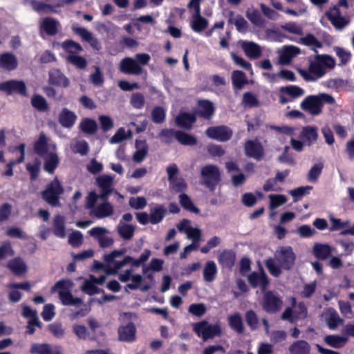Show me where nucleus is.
Returning <instances> with one entry per match:
<instances>
[{
    "label": "nucleus",
    "instance_id": "4c0bfd02",
    "mask_svg": "<svg viewBox=\"0 0 354 354\" xmlns=\"http://www.w3.org/2000/svg\"><path fill=\"white\" fill-rule=\"evenodd\" d=\"M290 354H309L310 351V344L304 340H297L289 347Z\"/></svg>",
    "mask_w": 354,
    "mask_h": 354
},
{
    "label": "nucleus",
    "instance_id": "4be33fe9",
    "mask_svg": "<svg viewBox=\"0 0 354 354\" xmlns=\"http://www.w3.org/2000/svg\"><path fill=\"white\" fill-rule=\"evenodd\" d=\"M73 31L78 35L84 41L90 44L95 49H100V45L97 38L87 29L77 26H72Z\"/></svg>",
    "mask_w": 354,
    "mask_h": 354
},
{
    "label": "nucleus",
    "instance_id": "9b49d317",
    "mask_svg": "<svg viewBox=\"0 0 354 354\" xmlns=\"http://www.w3.org/2000/svg\"><path fill=\"white\" fill-rule=\"evenodd\" d=\"M283 301L279 296L273 292L269 291L264 294L263 299V308L269 313H274L281 308Z\"/></svg>",
    "mask_w": 354,
    "mask_h": 354
},
{
    "label": "nucleus",
    "instance_id": "dca6fc26",
    "mask_svg": "<svg viewBox=\"0 0 354 354\" xmlns=\"http://www.w3.org/2000/svg\"><path fill=\"white\" fill-rule=\"evenodd\" d=\"M0 91H6L8 94L17 93L24 96L28 95L26 84L21 80H13L0 83Z\"/></svg>",
    "mask_w": 354,
    "mask_h": 354
},
{
    "label": "nucleus",
    "instance_id": "c756f323",
    "mask_svg": "<svg viewBox=\"0 0 354 354\" xmlns=\"http://www.w3.org/2000/svg\"><path fill=\"white\" fill-rule=\"evenodd\" d=\"M58 120L62 127L71 128L75 124L77 115L73 111L67 108H63L59 114Z\"/></svg>",
    "mask_w": 354,
    "mask_h": 354
},
{
    "label": "nucleus",
    "instance_id": "79ce46f5",
    "mask_svg": "<svg viewBox=\"0 0 354 354\" xmlns=\"http://www.w3.org/2000/svg\"><path fill=\"white\" fill-rule=\"evenodd\" d=\"M53 233L60 238L66 236L65 219L59 214L56 215L53 218Z\"/></svg>",
    "mask_w": 354,
    "mask_h": 354
},
{
    "label": "nucleus",
    "instance_id": "2f4dec72",
    "mask_svg": "<svg viewBox=\"0 0 354 354\" xmlns=\"http://www.w3.org/2000/svg\"><path fill=\"white\" fill-rule=\"evenodd\" d=\"M49 82L52 84L64 88L69 85L68 79L57 69H53L50 71Z\"/></svg>",
    "mask_w": 354,
    "mask_h": 354
},
{
    "label": "nucleus",
    "instance_id": "a18cd8bd",
    "mask_svg": "<svg viewBox=\"0 0 354 354\" xmlns=\"http://www.w3.org/2000/svg\"><path fill=\"white\" fill-rule=\"evenodd\" d=\"M117 230L118 234L123 239L130 240L133 236L135 227L131 225L126 224L122 221H120L118 225Z\"/></svg>",
    "mask_w": 354,
    "mask_h": 354
},
{
    "label": "nucleus",
    "instance_id": "4d7b16f0",
    "mask_svg": "<svg viewBox=\"0 0 354 354\" xmlns=\"http://www.w3.org/2000/svg\"><path fill=\"white\" fill-rule=\"evenodd\" d=\"M245 318L248 326L251 330H254L259 328V320L254 310H248L245 314Z\"/></svg>",
    "mask_w": 354,
    "mask_h": 354
},
{
    "label": "nucleus",
    "instance_id": "603ef678",
    "mask_svg": "<svg viewBox=\"0 0 354 354\" xmlns=\"http://www.w3.org/2000/svg\"><path fill=\"white\" fill-rule=\"evenodd\" d=\"M300 39L303 44L309 46L314 51L322 47V44L312 34H308Z\"/></svg>",
    "mask_w": 354,
    "mask_h": 354
},
{
    "label": "nucleus",
    "instance_id": "6e6d98bb",
    "mask_svg": "<svg viewBox=\"0 0 354 354\" xmlns=\"http://www.w3.org/2000/svg\"><path fill=\"white\" fill-rule=\"evenodd\" d=\"M324 168V164L319 162L315 164L308 171L307 179L309 182L316 183Z\"/></svg>",
    "mask_w": 354,
    "mask_h": 354
},
{
    "label": "nucleus",
    "instance_id": "f3484780",
    "mask_svg": "<svg viewBox=\"0 0 354 354\" xmlns=\"http://www.w3.org/2000/svg\"><path fill=\"white\" fill-rule=\"evenodd\" d=\"M109 230L102 227H95L91 229L88 233L95 238L99 242L100 247L107 248L111 246L113 243V239L111 236H107Z\"/></svg>",
    "mask_w": 354,
    "mask_h": 354
},
{
    "label": "nucleus",
    "instance_id": "37998d69",
    "mask_svg": "<svg viewBox=\"0 0 354 354\" xmlns=\"http://www.w3.org/2000/svg\"><path fill=\"white\" fill-rule=\"evenodd\" d=\"M217 274V267L213 261H207L203 268V279L207 282L213 281Z\"/></svg>",
    "mask_w": 354,
    "mask_h": 354
},
{
    "label": "nucleus",
    "instance_id": "0e129e2a",
    "mask_svg": "<svg viewBox=\"0 0 354 354\" xmlns=\"http://www.w3.org/2000/svg\"><path fill=\"white\" fill-rule=\"evenodd\" d=\"M234 258L232 252L223 251L218 257V261L223 266L230 268L234 264Z\"/></svg>",
    "mask_w": 354,
    "mask_h": 354
},
{
    "label": "nucleus",
    "instance_id": "393cba45",
    "mask_svg": "<svg viewBox=\"0 0 354 354\" xmlns=\"http://www.w3.org/2000/svg\"><path fill=\"white\" fill-rule=\"evenodd\" d=\"M31 354H62L59 346H52L48 344L33 343L30 349Z\"/></svg>",
    "mask_w": 354,
    "mask_h": 354
},
{
    "label": "nucleus",
    "instance_id": "680f3d73",
    "mask_svg": "<svg viewBox=\"0 0 354 354\" xmlns=\"http://www.w3.org/2000/svg\"><path fill=\"white\" fill-rule=\"evenodd\" d=\"M179 201H180V203L182 205V207L183 208H185V209H187L191 212H194V213L199 212V209L194 206V203H192V201H191V199L187 194H180Z\"/></svg>",
    "mask_w": 354,
    "mask_h": 354
},
{
    "label": "nucleus",
    "instance_id": "a211bd4d",
    "mask_svg": "<svg viewBox=\"0 0 354 354\" xmlns=\"http://www.w3.org/2000/svg\"><path fill=\"white\" fill-rule=\"evenodd\" d=\"M300 53V49L295 46H286L278 50V62L282 65L289 64L291 60Z\"/></svg>",
    "mask_w": 354,
    "mask_h": 354
},
{
    "label": "nucleus",
    "instance_id": "423d86ee",
    "mask_svg": "<svg viewBox=\"0 0 354 354\" xmlns=\"http://www.w3.org/2000/svg\"><path fill=\"white\" fill-rule=\"evenodd\" d=\"M202 183L210 191H214L215 186L221 181V174L219 168L214 165H207L201 169Z\"/></svg>",
    "mask_w": 354,
    "mask_h": 354
},
{
    "label": "nucleus",
    "instance_id": "338daca9",
    "mask_svg": "<svg viewBox=\"0 0 354 354\" xmlns=\"http://www.w3.org/2000/svg\"><path fill=\"white\" fill-rule=\"evenodd\" d=\"M145 103V97L142 93L137 92L131 95L130 104L133 108L140 109L144 106Z\"/></svg>",
    "mask_w": 354,
    "mask_h": 354
},
{
    "label": "nucleus",
    "instance_id": "9d476101",
    "mask_svg": "<svg viewBox=\"0 0 354 354\" xmlns=\"http://www.w3.org/2000/svg\"><path fill=\"white\" fill-rule=\"evenodd\" d=\"M176 227L181 233H185L187 238L192 241V243L198 244L201 240L202 231L198 227L192 225L191 221L183 219L176 225Z\"/></svg>",
    "mask_w": 354,
    "mask_h": 354
},
{
    "label": "nucleus",
    "instance_id": "f704fd0d",
    "mask_svg": "<svg viewBox=\"0 0 354 354\" xmlns=\"http://www.w3.org/2000/svg\"><path fill=\"white\" fill-rule=\"evenodd\" d=\"M324 342L328 346L339 348L343 347L348 341V336L338 335H328L324 337Z\"/></svg>",
    "mask_w": 354,
    "mask_h": 354
},
{
    "label": "nucleus",
    "instance_id": "473e14b6",
    "mask_svg": "<svg viewBox=\"0 0 354 354\" xmlns=\"http://www.w3.org/2000/svg\"><path fill=\"white\" fill-rule=\"evenodd\" d=\"M227 322L230 327L239 334L244 332V324L243 318L239 313H232L227 317Z\"/></svg>",
    "mask_w": 354,
    "mask_h": 354
},
{
    "label": "nucleus",
    "instance_id": "f03ea898",
    "mask_svg": "<svg viewBox=\"0 0 354 354\" xmlns=\"http://www.w3.org/2000/svg\"><path fill=\"white\" fill-rule=\"evenodd\" d=\"M295 258V254L291 247H281L274 253V259L279 263L280 266H277L274 259L272 258L266 259L265 265L270 274L277 277L282 272L281 268L290 270L293 266Z\"/></svg>",
    "mask_w": 354,
    "mask_h": 354
},
{
    "label": "nucleus",
    "instance_id": "c03bdc74",
    "mask_svg": "<svg viewBox=\"0 0 354 354\" xmlns=\"http://www.w3.org/2000/svg\"><path fill=\"white\" fill-rule=\"evenodd\" d=\"M190 26L194 32H201L208 26V21L205 18L203 17L201 14L194 15Z\"/></svg>",
    "mask_w": 354,
    "mask_h": 354
},
{
    "label": "nucleus",
    "instance_id": "6ab92c4d",
    "mask_svg": "<svg viewBox=\"0 0 354 354\" xmlns=\"http://www.w3.org/2000/svg\"><path fill=\"white\" fill-rule=\"evenodd\" d=\"M208 137L218 141L228 140L232 136V131L224 126L210 127L206 130Z\"/></svg>",
    "mask_w": 354,
    "mask_h": 354
},
{
    "label": "nucleus",
    "instance_id": "ddd939ff",
    "mask_svg": "<svg viewBox=\"0 0 354 354\" xmlns=\"http://www.w3.org/2000/svg\"><path fill=\"white\" fill-rule=\"evenodd\" d=\"M301 109L313 115H317L322 112L321 102L317 95L306 97L300 104Z\"/></svg>",
    "mask_w": 354,
    "mask_h": 354
},
{
    "label": "nucleus",
    "instance_id": "774afa93",
    "mask_svg": "<svg viewBox=\"0 0 354 354\" xmlns=\"http://www.w3.org/2000/svg\"><path fill=\"white\" fill-rule=\"evenodd\" d=\"M242 104L244 106L254 107L259 106V100L256 95L250 92L245 93L243 95Z\"/></svg>",
    "mask_w": 354,
    "mask_h": 354
},
{
    "label": "nucleus",
    "instance_id": "72a5a7b5",
    "mask_svg": "<svg viewBox=\"0 0 354 354\" xmlns=\"http://www.w3.org/2000/svg\"><path fill=\"white\" fill-rule=\"evenodd\" d=\"M0 66L8 71L14 70L17 66V59L12 53H3L0 55Z\"/></svg>",
    "mask_w": 354,
    "mask_h": 354
},
{
    "label": "nucleus",
    "instance_id": "6e6552de",
    "mask_svg": "<svg viewBox=\"0 0 354 354\" xmlns=\"http://www.w3.org/2000/svg\"><path fill=\"white\" fill-rule=\"evenodd\" d=\"M119 280L122 283H127L129 281L131 282L127 285V288L131 290H136L140 288L142 291H147L150 286L149 285H142L143 280L140 274H133L131 270H127L120 272L118 276Z\"/></svg>",
    "mask_w": 354,
    "mask_h": 354
},
{
    "label": "nucleus",
    "instance_id": "f257e3e1",
    "mask_svg": "<svg viewBox=\"0 0 354 354\" xmlns=\"http://www.w3.org/2000/svg\"><path fill=\"white\" fill-rule=\"evenodd\" d=\"M335 59L329 55H316L314 58L308 59V68H298L297 72L307 82H315L324 77L327 70L335 66Z\"/></svg>",
    "mask_w": 354,
    "mask_h": 354
},
{
    "label": "nucleus",
    "instance_id": "58836bf2",
    "mask_svg": "<svg viewBox=\"0 0 354 354\" xmlns=\"http://www.w3.org/2000/svg\"><path fill=\"white\" fill-rule=\"evenodd\" d=\"M167 214L166 208L159 205L150 209L149 221L151 224L159 223Z\"/></svg>",
    "mask_w": 354,
    "mask_h": 354
},
{
    "label": "nucleus",
    "instance_id": "a878e982",
    "mask_svg": "<svg viewBox=\"0 0 354 354\" xmlns=\"http://www.w3.org/2000/svg\"><path fill=\"white\" fill-rule=\"evenodd\" d=\"M334 248L326 243H315L313 247V254L319 259H326L331 256Z\"/></svg>",
    "mask_w": 354,
    "mask_h": 354
},
{
    "label": "nucleus",
    "instance_id": "c9c22d12",
    "mask_svg": "<svg viewBox=\"0 0 354 354\" xmlns=\"http://www.w3.org/2000/svg\"><path fill=\"white\" fill-rule=\"evenodd\" d=\"M44 159V169L49 174H53L59 164V158L56 151H51L43 157Z\"/></svg>",
    "mask_w": 354,
    "mask_h": 354
},
{
    "label": "nucleus",
    "instance_id": "864d4df0",
    "mask_svg": "<svg viewBox=\"0 0 354 354\" xmlns=\"http://www.w3.org/2000/svg\"><path fill=\"white\" fill-rule=\"evenodd\" d=\"M175 137L180 143L184 145H194L197 142L195 137L183 131H176Z\"/></svg>",
    "mask_w": 354,
    "mask_h": 354
},
{
    "label": "nucleus",
    "instance_id": "b1692460",
    "mask_svg": "<svg viewBox=\"0 0 354 354\" xmlns=\"http://www.w3.org/2000/svg\"><path fill=\"white\" fill-rule=\"evenodd\" d=\"M102 203L94 205L91 212L98 218H102L111 216L113 212V205L106 200H102ZM95 205V203L94 204Z\"/></svg>",
    "mask_w": 354,
    "mask_h": 354
},
{
    "label": "nucleus",
    "instance_id": "bf43d9fd",
    "mask_svg": "<svg viewBox=\"0 0 354 354\" xmlns=\"http://www.w3.org/2000/svg\"><path fill=\"white\" fill-rule=\"evenodd\" d=\"M32 106L41 111H45L48 109V104L45 98L39 95H35L31 99Z\"/></svg>",
    "mask_w": 354,
    "mask_h": 354
},
{
    "label": "nucleus",
    "instance_id": "0eeeda50",
    "mask_svg": "<svg viewBox=\"0 0 354 354\" xmlns=\"http://www.w3.org/2000/svg\"><path fill=\"white\" fill-rule=\"evenodd\" d=\"M64 192V189L59 181L55 178L41 192L43 199L53 207L60 206L59 196Z\"/></svg>",
    "mask_w": 354,
    "mask_h": 354
},
{
    "label": "nucleus",
    "instance_id": "09e8293b",
    "mask_svg": "<svg viewBox=\"0 0 354 354\" xmlns=\"http://www.w3.org/2000/svg\"><path fill=\"white\" fill-rule=\"evenodd\" d=\"M133 136L132 131L128 130L127 131L122 127L118 129L117 132L111 137L110 142L111 144H116L122 142L127 139L131 138Z\"/></svg>",
    "mask_w": 354,
    "mask_h": 354
},
{
    "label": "nucleus",
    "instance_id": "e2e57ef3",
    "mask_svg": "<svg viewBox=\"0 0 354 354\" xmlns=\"http://www.w3.org/2000/svg\"><path fill=\"white\" fill-rule=\"evenodd\" d=\"M131 261L130 256H126L122 261H113V263H111V266H109V269L107 271V274H115L118 272V270L121 269L123 266L127 264H129V262Z\"/></svg>",
    "mask_w": 354,
    "mask_h": 354
},
{
    "label": "nucleus",
    "instance_id": "49530a36",
    "mask_svg": "<svg viewBox=\"0 0 354 354\" xmlns=\"http://www.w3.org/2000/svg\"><path fill=\"white\" fill-rule=\"evenodd\" d=\"M214 112L212 103L207 100H201L198 103V114L205 118H210Z\"/></svg>",
    "mask_w": 354,
    "mask_h": 354
},
{
    "label": "nucleus",
    "instance_id": "de8ad7c7",
    "mask_svg": "<svg viewBox=\"0 0 354 354\" xmlns=\"http://www.w3.org/2000/svg\"><path fill=\"white\" fill-rule=\"evenodd\" d=\"M57 45L60 46L69 55H77L82 50L80 44L71 39L66 40L62 44H57Z\"/></svg>",
    "mask_w": 354,
    "mask_h": 354
},
{
    "label": "nucleus",
    "instance_id": "5fc2aeb1",
    "mask_svg": "<svg viewBox=\"0 0 354 354\" xmlns=\"http://www.w3.org/2000/svg\"><path fill=\"white\" fill-rule=\"evenodd\" d=\"M232 80L233 86L239 89L247 83L245 74L241 71H235L232 73Z\"/></svg>",
    "mask_w": 354,
    "mask_h": 354
},
{
    "label": "nucleus",
    "instance_id": "bb28decb",
    "mask_svg": "<svg viewBox=\"0 0 354 354\" xmlns=\"http://www.w3.org/2000/svg\"><path fill=\"white\" fill-rule=\"evenodd\" d=\"M324 319L328 326L333 330L336 329L344 323V319L339 317L333 308H328L324 313Z\"/></svg>",
    "mask_w": 354,
    "mask_h": 354
},
{
    "label": "nucleus",
    "instance_id": "1a4fd4ad",
    "mask_svg": "<svg viewBox=\"0 0 354 354\" xmlns=\"http://www.w3.org/2000/svg\"><path fill=\"white\" fill-rule=\"evenodd\" d=\"M304 94V89L298 86L290 85L281 86L279 88V102L281 104H285L297 98L302 97Z\"/></svg>",
    "mask_w": 354,
    "mask_h": 354
},
{
    "label": "nucleus",
    "instance_id": "a19ab883",
    "mask_svg": "<svg viewBox=\"0 0 354 354\" xmlns=\"http://www.w3.org/2000/svg\"><path fill=\"white\" fill-rule=\"evenodd\" d=\"M196 121L194 115L187 113H180L176 118V122L178 126L189 129L193 123Z\"/></svg>",
    "mask_w": 354,
    "mask_h": 354
},
{
    "label": "nucleus",
    "instance_id": "052dcab7",
    "mask_svg": "<svg viewBox=\"0 0 354 354\" xmlns=\"http://www.w3.org/2000/svg\"><path fill=\"white\" fill-rule=\"evenodd\" d=\"M270 199L269 207L270 209H274L287 202V198L282 194H270L268 196Z\"/></svg>",
    "mask_w": 354,
    "mask_h": 354
},
{
    "label": "nucleus",
    "instance_id": "e433bc0d",
    "mask_svg": "<svg viewBox=\"0 0 354 354\" xmlns=\"http://www.w3.org/2000/svg\"><path fill=\"white\" fill-rule=\"evenodd\" d=\"M136 149L133 160L137 162H142L147 155L148 145L145 140H136Z\"/></svg>",
    "mask_w": 354,
    "mask_h": 354
},
{
    "label": "nucleus",
    "instance_id": "7c9ffc66",
    "mask_svg": "<svg viewBox=\"0 0 354 354\" xmlns=\"http://www.w3.org/2000/svg\"><path fill=\"white\" fill-rule=\"evenodd\" d=\"M241 48L245 55L250 59H257L261 55V48L253 41H245L241 43Z\"/></svg>",
    "mask_w": 354,
    "mask_h": 354
},
{
    "label": "nucleus",
    "instance_id": "69168bd1",
    "mask_svg": "<svg viewBox=\"0 0 354 354\" xmlns=\"http://www.w3.org/2000/svg\"><path fill=\"white\" fill-rule=\"evenodd\" d=\"M66 59L68 62L81 69L84 68L87 65L86 59L77 55H68Z\"/></svg>",
    "mask_w": 354,
    "mask_h": 354
},
{
    "label": "nucleus",
    "instance_id": "aec40b11",
    "mask_svg": "<svg viewBox=\"0 0 354 354\" xmlns=\"http://www.w3.org/2000/svg\"><path fill=\"white\" fill-rule=\"evenodd\" d=\"M136 326L132 322L121 325L118 328V339L122 342H133L136 339Z\"/></svg>",
    "mask_w": 354,
    "mask_h": 354
},
{
    "label": "nucleus",
    "instance_id": "7ed1b4c3",
    "mask_svg": "<svg viewBox=\"0 0 354 354\" xmlns=\"http://www.w3.org/2000/svg\"><path fill=\"white\" fill-rule=\"evenodd\" d=\"M114 181V177L111 175L103 174L98 176L96 178V185L100 188L101 193L97 195L93 191L90 192L86 198V207H93L98 199H108L109 195L113 191Z\"/></svg>",
    "mask_w": 354,
    "mask_h": 354
},
{
    "label": "nucleus",
    "instance_id": "39448f33",
    "mask_svg": "<svg viewBox=\"0 0 354 354\" xmlns=\"http://www.w3.org/2000/svg\"><path fill=\"white\" fill-rule=\"evenodd\" d=\"M193 330L204 341L222 334V329L219 324H211L205 320L194 324Z\"/></svg>",
    "mask_w": 354,
    "mask_h": 354
},
{
    "label": "nucleus",
    "instance_id": "8fccbe9b",
    "mask_svg": "<svg viewBox=\"0 0 354 354\" xmlns=\"http://www.w3.org/2000/svg\"><path fill=\"white\" fill-rule=\"evenodd\" d=\"M16 149H19L21 152V156L20 157L16 160H12V161H10L9 163H8L7 165V168H8V170L4 173V175L5 176H11L13 175V171H12V168L13 167L18 164V163H20V162H22L24 160V156H25V145L24 144H21L20 145H19L18 147H15Z\"/></svg>",
    "mask_w": 354,
    "mask_h": 354
},
{
    "label": "nucleus",
    "instance_id": "c85d7f7f",
    "mask_svg": "<svg viewBox=\"0 0 354 354\" xmlns=\"http://www.w3.org/2000/svg\"><path fill=\"white\" fill-rule=\"evenodd\" d=\"M300 137L304 139L307 145L310 146L318 138V128L315 126H306L301 129Z\"/></svg>",
    "mask_w": 354,
    "mask_h": 354
},
{
    "label": "nucleus",
    "instance_id": "5701e85b",
    "mask_svg": "<svg viewBox=\"0 0 354 354\" xmlns=\"http://www.w3.org/2000/svg\"><path fill=\"white\" fill-rule=\"evenodd\" d=\"M60 28L59 22L52 17L44 18L40 24V30L45 32L49 36L55 35Z\"/></svg>",
    "mask_w": 354,
    "mask_h": 354
},
{
    "label": "nucleus",
    "instance_id": "ea45409f",
    "mask_svg": "<svg viewBox=\"0 0 354 354\" xmlns=\"http://www.w3.org/2000/svg\"><path fill=\"white\" fill-rule=\"evenodd\" d=\"M8 267L16 275H21L27 271L25 262L20 258H15L10 261Z\"/></svg>",
    "mask_w": 354,
    "mask_h": 354
},
{
    "label": "nucleus",
    "instance_id": "412c9836",
    "mask_svg": "<svg viewBox=\"0 0 354 354\" xmlns=\"http://www.w3.org/2000/svg\"><path fill=\"white\" fill-rule=\"evenodd\" d=\"M245 153L248 156L257 160H261L264 155L263 148L261 144L254 140H248L245 142Z\"/></svg>",
    "mask_w": 354,
    "mask_h": 354
},
{
    "label": "nucleus",
    "instance_id": "cd10ccee",
    "mask_svg": "<svg viewBox=\"0 0 354 354\" xmlns=\"http://www.w3.org/2000/svg\"><path fill=\"white\" fill-rule=\"evenodd\" d=\"M248 279L251 286H260L262 290H265L268 285L267 276L263 270L259 272H252L248 276Z\"/></svg>",
    "mask_w": 354,
    "mask_h": 354
},
{
    "label": "nucleus",
    "instance_id": "2eb2a0df",
    "mask_svg": "<svg viewBox=\"0 0 354 354\" xmlns=\"http://www.w3.org/2000/svg\"><path fill=\"white\" fill-rule=\"evenodd\" d=\"M120 71L125 74L140 75L143 72L141 66L132 57H124L119 64Z\"/></svg>",
    "mask_w": 354,
    "mask_h": 354
},
{
    "label": "nucleus",
    "instance_id": "20e7f679",
    "mask_svg": "<svg viewBox=\"0 0 354 354\" xmlns=\"http://www.w3.org/2000/svg\"><path fill=\"white\" fill-rule=\"evenodd\" d=\"M73 283L71 280L59 281L53 287V291H57L59 299L63 305L79 306L82 304V300L78 297H74L71 294V290Z\"/></svg>",
    "mask_w": 354,
    "mask_h": 354
},
{
    "label": "nucleus",
    "instance_id": "f8f14e48",
    "mask_svg": "<svg viewBox=\"0 0 354 354\" xmlns=\"http://www.w3.org/2000/svg\"><path fill=\"white\" fill-rule=\"evenodd\" d=\"M326 15L337 30H342L349 24V20L341 14L337 6L329 8L326 12Z\"/></svg>",
    "mask_w": 354,
    "mask_h": 354
},
{
    "label": "nucleus",
    "instance_id": "13d9d810",
    "mask_svg": "<svg viewBox=\"0 0 354 354\" xmlns=\"http://www.w3.org/2000/svg\"><path fill=\"white\" fill-rule=\"evenodd\" d=\"M80 128L83 132L92 134L97 130V124L93 120L85 118L80 123Z\"/></svg>",
    "mask_w": 354,
    "mask_h": 354
},
{
    "label": "nucleus",
    "instance_id": "3c124183",
    "mask_svg": "<svg viewBox=\"0 0 354 354\" xmlns=\"http://www.w3.org/2000/svg\"><path fill=\"white\" fill-rule=\"evenodd\" d=\"M333 50L340 59L339 66L346 65L350 61L352 56L351 51L339 46H335Z\"/></svg>",
    "mask_w": 354,
    "mask_h": 354
},
{
    "label": "nucleus",
    "instance_id": "4468645a",
    "mask_svg": "<svg viewBox=\"0 0 354 354\" xmlns=\"http://www.w3.org/2000/svg\"><path fill=\"white\" fill-rule=\"evenodd\" d=\"M34 149L35 152L42 158L49 152L56 151V145L54 143L48 142V139L44 133H41L39 138L35 143Z\"/></svg>",
    "mask_w": 354,
    "mask_h": 354
}]
</instances>
